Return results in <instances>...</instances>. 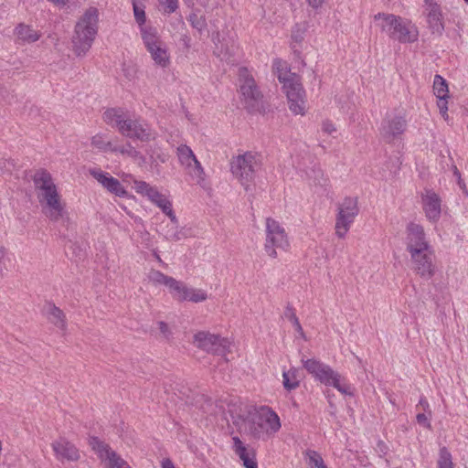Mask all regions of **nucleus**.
<instances>
[{
    "label": "nucleus",
    "instance_id": "1",
    "mask_svg": "<svg viewBox=\"0 0 468 468\" xmlns=\"http://www.w3.org/2000/svg\"><path fill=\"white\" fill-rule=\"evenodd\" d=\"M103 121L115 128L122 136L148 142L155 138V132L144 120L133 118L121 109H108L103 113Z\"/></svg>",
    "mask_w": 468,
    "mask_h": 468
},
{
    "label": "nucleus",
    "instance_id": "2",
    "mask_svg": "<svg viewBox=\"0 0 468 468\" xmlns=\"http://www.w3.org/2000/svg\"><path fill=\"white\" fill-rule=\"evenodd\" d=\"M99 29V10L90 6L77 21L71 38L72 50L78 57L90 49Z\"/></svg>",
    "mask_w": 468,
    "mask_h": 468
},
{
    "label": "nucleus",
    "instance_id": "3",
    "mask_svg": "<svg viewBox=\"0 0 468 468\" xmlns=\"http://www.w3.org/2000/svg\"><path fill=\"white\" fill-rule=\"evenodd\" d=\"M376 26L390 39L402 44L414 43L418 40L419 31L411 21L399 16L378 13L374 16Z\"/></svg>",
    "mask_w": 468,
    "mask_h": 468
},
{
    "label": "nucleus",
    "instance_id": "4",
    "mask_svg": "<svg viewBox=\"0 0 468 468\" xmlns=\"http://www.w3.org/2000/svg\"><path fill=\"white\" fill-rule=\"evenodd\" d=\"M303 368L314 378L327 387H334L344 395L353 396V388L344 381L342 376L335 371L329 365L315 359L302 357Z\"/></svg>",
    "mask_w": 468,
    "mask_h": 468
},
{
    "label": "nucleus",
    "instance_id": "5",
    "mask_svg": "<svg viewBox=\"0 0 468 468\" xmlns=\"http://www.w3.org/2000/svg\"><path fill=\"white\" fill-rule=\"evenodd\" d=\"M281 427L280 417L268 406H261L249 420V433L256 440L266 441L273 437Z\"/></svg>",
    "mask_w": 468,
    "mask_h": 468
},
{
    "label": "nucleus",
    "instance_id": "6",
    "mask_svg": "<svg viewBox=\"0 0 468 468\" xmlns=\"http://www.w3.org/2000/svg\"><path fill=\"white\" fill-rule=\"evenodd\" d=\"M261 166V156L255 152H244L234 156L230 161V171L232 175L243 186L250 183Z\"/></svg>",
    "mask_w": 468,
    "mask_h": 468
},
{
    "label": "nucleus",
    "instance_id": "7",
    "mask_svg": "<svg viewBox=\"0 0 468 468\" xmlns=\"http://www.w3.org/2000/svg\"><path fill=\"white\" fill-rule=\"evenodd\" d=\"M277 249L287 251L290 241L284 228L275 219L266 218V240L264 250L268 256L277 257Z\"/></svg>",
    "mask_w": 468,
    "mask_h": 468
},
{
    "label": "nucleus",
    "instance_id": "8",
    "mask_svg": "<svg viewBox=\"0 0 468 468\" xmlns=\"http://www.w3.org/2000/svg\"><path fill=\"white\" fill-rule=\"evenodd\" d=\"M133 185L137 194L146 197L170 218L172 224L177 226L178 220L173 210L172 202L165 195L159 192L157 187L151 186L145 181L134 180Z\"/></svg>",
    "mask_w": 468,
    "mask_h": 468
},
{
    "label": "nucleus",
    "instance_id": "9",
    "mask_svg": "<svg viewBox=\"0 0 468 468\" xmlns=\"http://www.w3.org/2000/svg\"><path fill=\"white\" fill-rule=\"evenodd\" d=\"M358 212L356 197H346L338 204L335 218V234L338 238L342 239L346 236Z\"/></svg>",
    "mask_w": 468,
    "mask_h": 468
},
{
    "label": "nucleus",
    "instance_id": "10",
    "mask_svg": "<svg viewBox=\"0 0 468 468\" xmlns=\"http://www.w3.org/2000/svg\"><path fill=\"white\" fill-rule=\"evenodd\" d=\"M412 271L423 279H431L436 271L433 247L409 253Z\"/></svg>",
    "mask_w": 468,
    "mask_h": 468
},
{
    "label": "nucleus",
    "instance_id": "11",
    "mask_svg": "<svg viewBox=\"0 0 468 468\" xmlns=\"http://www.w3.org/2000/svg\"><path fill=\"white\" fill-rule=\"evenodd\" d=\"M142 39L154 63L161 68H166L170 63V58L165 44L158 35V31L146 32Z\"/></svg>",
    "mask_w": 468,
    "mask_h": 468
},
{
    "label": "nucleus",
    "instance_id": "12",
    "mask_svg": "<svg viewBox=\"0 0 468 468\" xmlns=\"http://www.w3.org/2000/svg\"><path fill=\"white\" fill-rule=\"evenodd\" d=\"M194 339L197 347L218 356H225L230 346V342L227 338L207 332H198Z\"/></svg>",
    "mask_w": 468,
    "mask_h": 468
},
{
    "label": "nucleus",
    "instance_id": "13",
    "mask_svg": "<svg viewBox=\"0 0 468 468\" xmlns=\"http://www.w3.org/2000/svg\"><path fill=\"white\" fill-rule=\"evenodd\" d=\"M423 15L431 34L441 36L444 31V16L438 0L423 1Z\"/></svg>",
    "mask_w": 468,
    "mask_h": 468
},
{
    "label": "nucleus",
    "instance_id": "14",
    "mask_svg": "<svg viewBox=\"0 0 468 468\" xmlns=\"http://www.w3.org/2000/svg\"><path fill=\"white\" fill-rule=\"evenodd\" d=\"M405 244L409 253L432 247L424 228L415 222H410L406 227Z\"/></svg>",
    "mask_w": 468,
    "mask_h": 468
},
{
    "label": "nucleus",
    "instance_id": "15",
    "mask_svg": "<svg viewBox=\"0 0 468 468\" xmlns=\"http://www.w3.org/2000/svg\"><path fill=\"white\" fill-rule=\"evenodd\" d=\"M239 91L243 97L247 107L253 108L255 103L261 99V94L256 82L247 68L239 69Z\"/></svg>",
    "mask_w": 468,
    "mask_h": 468
},
{
    "label": "nucleus",
    "instance_id": "16",
    "mask_svg": "<svg viewBox=\"0 0 468 468\" xmlns=\"http://www.w3.org/2000/svg\"><path fill=\"white\" fill-rule=\"evenodd\" d=\"M89 444L99 458L105 462L107 468H122V465H125L126 461L98 437H90Z\"/></svg>",
    "mask_w": 468,
    "mask_h": 468
},
{
    "label": "nucleus",
    "instance_id": "17",
    "mask_svg": "<svg viewBox=\"0 0 468 468\" xmlns=\"http://www.w3.org/2000/svg\"><path fill=\"white\" fill-rule=\"evenodd\" d=\"M176 154L187 173L197 181L203 180L204 169L190 147L181 144L177 147Z\"/></svg>",
    "mask_w": 468,
    "mask_h": 468
},
{
    "label": "nucleus",
    "instance_id": "18",
    "mask_svg": "<svg viewBox=\"0 0 468 468\" xmlns=\"http://www.w3.org/2000/svg\"><path fill=\"white\" fill-rule=\"evenodd\" d=\"M286 93L289 108L295 114H303L304 110V90L296 79L285 82L282 86Z\"/></svg>",
    "mask_w": 468,
    "mask_h": 468
},
{
    "label": "nucleus",
    "instance_id": "19",
    "mask_svg": "<svg viewBox=\"0 0 468 468\" xmlns=\"http://www.w3.org/2000/svg\"><path fill=\"white\" fill-rule=\"evenodd\" d=\"M89 173L111 194L119 197H124L128 195V192L122 186L121 182L117 178L112 176L109 173L104 172L100 168H90Z\"/></svg>",
    "mask_w": 468,
    "mask_h": 468
},
{
    "label": "nucleus",
    "instance_id": "20",
    "mask_svg": "<svg viewBox=\"0 0 468 468\" xmlns=\"http://www.w3.org/2000/svg\"><path fill=\"white\" fill-rule=\"evenodd\" d=\"M422 208L427 219L437 222L441 218V200L439 195L431 189H425L421 195Z\"/></svg>",
    "mask_w": 468,
    "mask_h": 468
},
{
    "label": "nucleus",
    "instance_id": "21",
    "mask_svg": "<svg viewBox=\"0 0 468 468\" xmlns=\"http://www.w3.org/2000/svg\"><path fill=\"white\" fill-rule=\"evenodd\" d=\"M54 454L59 462H76L80 458L79 449L64 437H59L51 443Z\"/></svg>",
    "mask_w": 468,
    "mask_h": 468
},
{
    "label": "nucleus",
    "instance_id": "22",
    "mask_svg": "<svg viewBox=\"0 0 468 468\" xmlns=\"http://www.w3.org/2000/svg\"><path fill=\"white\" fill-rule=\"evenodd\" d=\"M42 210L49 220L60 222L63 226H68L69 222V213L65 208V205L60 201V197L43 204Z\"/></svg>",
    "mask_w": 468,
    "mask_h": 468
},
{
    "label": "nucleus",
    "instance_id": "23",
    "mask_svg": "<svg viewBox=\"0 0 468 468\" xmlns=\"http://www.w3.org/2000/svg\"><path fill=\"white\" fill-rule=\"evenodd\" d=\"M406 127L407 122L402 116L387 117L382 122L381 133L388 142H391L400 136Z\"/></svg>",
    "mask_w": 468,
    "mask_h": 468
},
{
    "label": "nucleus",
    "instance_id": "24",
    "mask_svg": "<svg viewBox=\"0 0 468 468\" xmlns=\"http://www.w3.org/2000/svg\"><path fill=\"white\" fill-rule=\"evenodd\" d=\"M172 296L178 301H190L193 303H200L207 299V293L204 291L187 287L182 282H178V288L175 289Z\"/></svg>",
    "mask_w": 468,
    "mask_h": 468
},
{
    "label": "nucleus",
    "instance_id": "25",
    "mask_svg": "<svg viewBox=\"0 0 468 468\" xmlns=\"http://www.w3.org/2000/svg\"><path fill=\"white\" fill-rule=\"evenodd\" d=\"M14 34L16 36V42L19 45L35 43L41 37V33L39 31L24 23L16 27Z\"/></svg>",
    "mask_w": 468,
    "mask_h": 468
},
{
    "label": "nucleus",
    "instance_id": "26",
    "mask_svg": "<svg viewBox=\"0 0 468 468\" xmlns=\"http://www.w3.org/2000/svg\"><path fill=\"white\" fill-rule=\"evenodd\" d=\"M112 153L131 158L140 166L146 164L145 156L133 146L130 142H126L122 144H115L114 147H112Z\"/></svg>",
    "mask_w": 468,
    "mask_h": 468
},
{
    "label": "nucleus",
    "instance_id": "27",
    "mask_svg": "<svg viewBox=\"0 0 468 468\" xmlns=\"http://www.w3.org/2000/svg\"><path fill=\"white\" fill-rule=\"evenodd\" d=\"M43 312L48 320L58 329L65 331L67 327L65 314L62 310L51 303L45 304Z\"/></svg>",
    "mask_w": 468,
    "mask_h": 468
},
{
    "label": "nucleus",
    "instance_id": "28",
    "mask_svg": "<svg viewBox=\"0 0 468 468\" xmlns=\"http://www.w3.org/2000/svg\"><path fill=\"white\" fill-rule=\"evenodd\" d=\"M133 9L135 21L138 24L140 29L141 37L145 36L146 32L153 33L157 31L156 27L145 24L146 15L144 11V5H139L137 0H133Z\"/></svg>",
    "mask_w": 468,
    "mask_h": 468
},
{
    "label": "nucleus",
    "instance_id": "29",
    "mask_svg": "<svg viewBox=\"0 0 468 468\" xmlns=\"http://www.w3.org/2000/svg\"><path fill=\"white\" fill-rule=\"evenodd\" d=\"M148 278H149V281L152 282L155 285H161V284L165 285L168 288L169 292L171 294H173V292H174L175 289H176V287L178 288L179 281H176L173 277L164 274L160 271L152 270L148 274Z\"/></svg>",
    "mask_w": 468,
    "mask_h": 468
},
{
    "label": "nucleus",
    "instance_id": "30",
    "mask_svg": "<svg viewBox=\"0 0 468 468\" xmlns=\"http://www.w3.org/2000/svg\"><path fill=\"white\" fill-rule=\"evenodd\" d=\"M34 184L40 192L55 187L51 175L46 170H38L34 176Z\"/></svg>",
    "mask_w": 468,
    "mask_h": 468
},
{
    "label": "nucleus",
    "instance_id": "31",
    "mask_svg": "<svg viewBox=\"0 0 468 468\" xmlns=\"http://www.w3.org/2000/svg\"><path fill=\"white\" fill-rule=\"evenodd\" d=\"M282 385L284 388L289 391L299 387L300 380L298 378V370L296 368L282 371Z\"/></svg>",
    "mask_w": 468,
    "mask_h": 468
},
{
    "label": "nucleus",
    "instance_id": "32",
    "mask_svg": "<svg viewBox=\"0 0 468 468\" xmlns=\"http://www.w3.org/2000/svg\"><path fill=\"white\" fill-rule=\"evenodd\" d=\"M114 144L115 143L107 140L106 135L103 133H97L91 138V145L102 153H112Z\"/></svg>",
    "mask_w": 468,
    "mask_h": 468
},
{
    "label": "nucleus",
    "instance_id": "33",
    "mask_svg": "<svg viewBox=\"0 0 468 468\" xmlns=\"http://www.w3.org/2000/svg\"><path fill=\"white\" fill-rule=\"evenodd\" d=\"M273 69L276 71L277 78L283 85L285 82L296 79L295 74L286 69L285 63L281 59H275L273 62Z\"/></svg>",
    "mask_w": 468,
    "mask_h": 468
},
{
    "label": "nucleus",
    "instance_id": "34",
    "mask_svg": "<svg viewBox=\"0 0 468 468\" xmlns=\"http://www.w3.org/2000/svg\"><path fill=\"white\" fill-rule=\"evenodd\" d=\"M306 176L310 180V184L324 186L327 183V178L324 177L323 171L316 166H313L304 171Z\"/></svg>",
    "mask_w": 468,
    "mask_h": 468
},
{
    "label": "nucleus",
    "instance_id": "35",
    "mask_svg": "<svg viewBox=\"0 0 468 468\" xmlns=\"http://www.w3.org/2000/svg\"><path fill=\"white\" fill-rule=\"evenodd\" d=\"M433 91L437 99H442V97H448L449 90L448 84L445 79L441 75L436 74L433 80Z\"/></svg>",
    "mask_w": 468,
    "mask_h": 468
},
{
    "label": "nucleus",
    "instance_id": "36",
    "mask_svg": "<svg viewBox=\"0 0 468 468\" xmlns=\"http://www.w3.org/2000/svg\"><path fill=\"white\" fill-rule=\"evenodd\" d=\"M188 22L193 28L198 32H203L207 27V20L203 14L199 11H193L187 17Z\"/></svg>",
    "mask_w": 468,
    "mask_h": 468
},
{
    "label": "nucleus",
    "instance_id": "37",
    "mask_svg": "<svg viewBox=\"0 0 468 468\" xmlns=\"http://www.w3.org/2000/svg\"><path fill=\"white\" fill-rule=\"evenodd\" d=\"M437 468H453L452 454L446 447H441L439 451Z\"/></svg>",
    "mask_w": 468,
    "mask_h": 468
},
{
    "label": "nucleus",
    "instance_id": "38",
    "mask_svg": "<svg viewBox=\"0 0 468 468\" xmlns=\"http://www.w3.org/2000/svg\"><path fill=\"white\" fill-rule=\"evenodd\" d=\"M304 454L311 468H323L325 466L321 454L316 451L307 450Z\"/></svg>",
    "mask_w": 468,
    "mask_h": 468
},
{
    "label": "nucleus",
    "instance_id": "39",
    "mask_svg": "<svg viewBox=\"0 0 468 468\" xmlns=\"http://www.w3.org/2000/svg\"><path fill=\"white\" fill-rule=\"evenodd\" d=\"M165 15L175 13L178 8V0H158Z\"/></svg>",
    "mask_w": 468,
    "mask_h": 468
},
{
    "label": "nucleus",
    "instance_id": "40",
    "mask_svg": "<svg viewBox=\"0 0 468 468\" xmlns=\"http://www.w3.org/2000/svg\"><path fill=\"white\" fill-rule=\"evenodd\" d=\"M58 197H59V195L58 193V190H57L56 186L52 187L50 189H47L45 191H42L38 195L39 202L41 203V205H43L44 203H46L48 201H51L53 199H56Z\"/></svg>",
    "mask_w": 468,
    "mask_h": 468
},
{
    "label": "nucleus",
    "instance_id": "41",
    "mask_svg": "<svg viewBox=\"0 0 468 468\" xmlns=\"http://www.w3.org/2000/svg\"><path fill=\"white\" fill-rule=\"evenodd\" d=\"M238 456L242 461L243 465L246 468H258V464L257 462L255 461L254 455L250 457L248 451L243 452L242 455Z\"/></svg>",
    "mask_w": 468,
    "mask_h": 468
},
{
    "label": "nucleus",
    "instance_id": "42",
    "mask_svg": "<svg viewBox=\"0 0 468 468\" xmlns=\"http://www.w3.org/2000/svg\"><path fill=\"white\" fill-rule=\"evenodd\" d=\"M233 446L232 449L237 455H242L243 452L247 451L246 446L238 436L232 437Z\"/></svg>",
    "mask_w": 468,
    "mask_h": 468
},
{
    "label": "nucleus",
    "instance_id": "43",
    "mask_svg": "<svg viewBox=\"0 0 468 468\" xmlns=\"http://www.w3.org/2000/svg\"><path fill=\"white\" fill-rule=\"evenodd\" d=\"M427 412H419L416 416V420H417V422L424 427V428H427V429H431V421H430V417L429 414L427 415L426 414Z\"/></svg>",
    "mask_w": 468,
    "mask_h": 468
},
{
    "label": "nucleus",
    "instance_id": "44",
    "mask_svg": "<svg viewBox=\"0 0 468 468\" xmlns=\"http://www.w3.org/2000/svg\"><path fill=\"white\" fill-rule=\"evenodd\" d=\"M229 412L230 414L233 425L236 426L238 430L240 431L241 426L245 422V418L240 414H234L231 410H229Z\"/></svg>",
    "mask_w": 468,
    "mask_h": 468
},
{
    "label": "nucleus",
    "instance_id": "45",
    "mask_svg": "<svg viewBox=\"0 0 468 468\" xmlns=\"http://www.w3.org/2000/svg\"><path fill=\"white\" fill-rule=\"evenodd\" d=\"M448 97H442V99H438L437 106L440 109V112L443 117H447V112H448Z\"/></svg>",
    "mask_w": 468,
    "mask_h": 468
},
{
    "label": "nucleus",
    "instance_id": "46",
    "mask_svg": "<svg viewBox=\"0 0 468 468\" xmlns=\"http://www.w3.org/2000/svg\"><path fill=\"white\" fill-rule=\"evenodd\" d=\"M322 130L324 133L333 135L334 133H336V128L331 121H324L322 124Z\"/></svg>",
    "mask_w": 468,
    "mask_h": 468
},
{
    "label": "nucleus",
    "instance_id": "47",
    "mask_svg": "<svg viewBox=\"0 0 468 468\" xmlns=\"http://www.w3.org/2000/svg\"><path fill=\"white\" fill-rule=\"evenodd\" d=\"M417 410H422L423 412H428L429 416L431 415V411L430 410V405L425 397H421L419 400V404L416 406Z\"/></svg>",
    "mask_w": 468,
    "mask_h": 468
},
{
    "label": "nucleus",
    "instance_id": "48",
    "mask_svg": "<svg viewBox=\"0 0 468 468\" xmlns=\"http://www.w3.org/2000/svg\"><path fill=\"white\" fill-rule=\"evenodd\" d=\"M283 317L285 319H288L291 323L292 321H294V319L297 318L296 314H295V312H294V309L290 305L288 304L283 312Z\"/></svg>",
    "mask_w": 468,
    "mask_h": 468
},
{
    "label": "nucleus",
    "instance_id": "49",
    "mask_svg": "<svg viewBox=\"0 0 468 468\" xmlns=\"http://www.w3.org/2000/svg\"><path fill=\"white\" fill-rule=\"evenodd\" d=\"M158 324H159V329H160L161 333L163 334V335L165 337L168 338V336L170 335L168 325L165 322H159Z\"/></svg>",
    "mask_w": 468,
    "mask_h": 468
},
{
    "label": "nucleus",
    "instance_id": "50",
    "mask_svg": "<svg viewBox=\"0 0 468 468\" xmlns=\"http://www.w3.org/2000/svg\"><path fill=\"white\" fill-rule=\"evenodd\" d=\"M292 324L295 331H297L300 334L301 336H303V335H304L303 334V327H302V325H301V324L299 322V319L298 318L294 319V321H292Z\"/></svg>",
    "mask_w": 468,
    "mask_h": 468
},
{
    "label": "nucleus",
    "instance_id": "51",
    "mask_svg": "<svg viewBox=\"0 0 468 468\" xmlns=\"http://www.w3.org/2000/svg\"><path fill=\"white\" fill-rule=\"evenodd\" d=\"M310 6L314 9H317L322 6L324 0H306Z\"/></svg>",
    "mask_w": 468,
    "mask_h": 468
},
{
    "label": "nucleus",
    "instance_id": "52",
    "mask_svg": "<svg viewBox=\"0 0 468 468\" xmlns=\"http://www.w3.org/2000/svg\"><path fill=\"white\" fill-rule=\"evenodd\" d=\"M292 37L296 42H301L303 38V34L301 32H299V30H297V31L293 30L292 34Z\"/></svg>",
    "mask_w": 468,
    "mask_h": 468
},
{
    "label": "nucleus",
    "instance_id": "53",
    "mask_svg": "<svg viewBox=\"0 0 468 468\" xmlns=\"http://www.w3.org/2000/svg\"><path fill=\"white\" fill-rule=\"evenodd\" d=\"M162 468H176V467L170 459H165L162 461Z\"/></svg>",
    "mask_w": 468,
    "mask_h": 468
},
{
    "label": "nucleus",
    "instance_id": "54",
    "mask_svg": "<svg viewBox=\"0 0 468 468\" xmlns=\"http://www.w3.org/2000/svg\"><path fill=\"white\" fill-rule=\"evenodd\" d=\"M5 93H7L6 89H5V88H3V87H2V88H0V97H2L3 99H5Z\"/></svg>",
    "mask_w": 468,
    "mask_h": 468
},
{
    "label": "nucleus",
    "instance_id": "55",
    "mask_svg": "<svg viewBox=\"0 0 468 468\" xmlns=\"http://www.w3.org/2000/svg\"><path fill=\"white\" fill-rule=\"evenodd\" d=\"M168 238L176 239H178V237H177V235H176V234L170 235Z\"/></svg>",
    "mask_w": 468,
    "mask_h": 468
},
{
    "label": "nucleus",
    "instance_id": "56",
    "mask_svg": "<svg viewBox=\"0 0 468 468\" xmlns=\"http://www.w3.org/2000/svg\"><path fill=\"white\" fill-rule=\"evenodd\" d=\"M224 419L227 420V422H229V420L225 416Z\"/></svg>",
    "mask_w": 468,
    "mask_h": 468
},
{
    "label": "nucleus",
    "instance_id": "57",
    "mask_svg": "<svg viewBox=\"0 0 468 468\" xmlns=\"http://www.w3.org/2000/svg\"><path fill=\"white\" fill-rule=\"evenodd\" d=\"M468 4V0H464Z\"/></svg>",
    "mask_w": 468,
    "mask_h": 468
}]
</instances>
